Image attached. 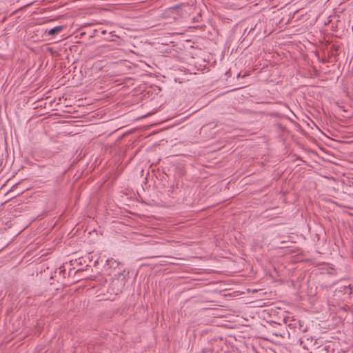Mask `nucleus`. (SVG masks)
I'll use <instances>...</instances> for the list:
<instances>
[{
    "label": "nucleus",
    "mask_w": 353,
    "mask_h": 353,
    "mask_svg": "<svg viewBox=\"0 0 353 353\" xmlns=\"http://www.w3.org/2000/svg\"><path fill=\"white\" fill-rule=\"evenodd\" d=\"M63 30V26H55V27H54V28L47 30L46 32L49 35H54V34H55L57 33L60 32Z\"/></svg>",
    "instance_id": "obj_1"
},
{
    "label": "nucleus",
    "mask_w": 353,
    "mask_h": 353,
    "mask_svg": "<svg viewBox=\"0 0 353 353\" xmlns=\"http://www.w3.org/2000/svg\"><path fill=\"white\" fill-rule=\"evenodd\" d=\"M128 273L126 272L125 271H122L121 272H119L117 275V277L115 279L116 280L119 281V279L121 280L122 281V285L124 284V280H125L127 276H128Z\"/></svg>",
    "instance_id": "obj_2"
},
{
    "label": "nucleus",
    "mask_w": 353,
    "mask_h": 353,
    "mask_svg": "<svg viewBox=\"0 0 353 353\" xmlns=\"http://www.w3.org/2000/svg\"><path fill=\"white\" fill-rule=\"evenodd\" d=\"M107 262L111 265V266H113L114 268L119 266V265L120 264V263L113 259H108L107 260Z\"/></svg>",
    "instance_id": "obj_3"
},
{
    "label": "nucleus",
    "mask_w": 353,
    "mask_h": 353,
    "mask_svg": "<svg viewBox=\"0 0 353 353\" xmlns=\"http://www.w3.org/2000/svg\"><path fill=\"white\" fill-rule=\"evenodd\" d=\"M344 290H349V294H351L352 292H351V288H350V285L347 286V287H345V289Z\"/></svg>",
    "instance_id": "obj_4"
},
{
    "label": "nucleus",
    "mask_w": 353,
    "mask_h": 353,
    "mask_svg": "<svg viewBox=\"0 0 353 353\" xmlns=\"http://www.w3.org/2000/svg\"><path fill=\"white\" fill-rule=\"evenodd\" d=\"M101 33H102V34H105L106 33V30H103V31L101 32Z\"/></svg>",
    "instance_id": "obj_5"
},
{
    "label": "nucleus",
    "mask_w": 353,
    "mask_h": 353,
    "mask_svg": "<svg viewBox=\"0 0 353 353\" xmlns=\"http://www.w3.org/2000/svg\"><path fill=\"white\" fill-rule=\"evenodd\" d=\"M328 273L330 274H334L332 271H329Z\"/></svg>",
    "instance_id": "obj_6"
}]
</instances>
